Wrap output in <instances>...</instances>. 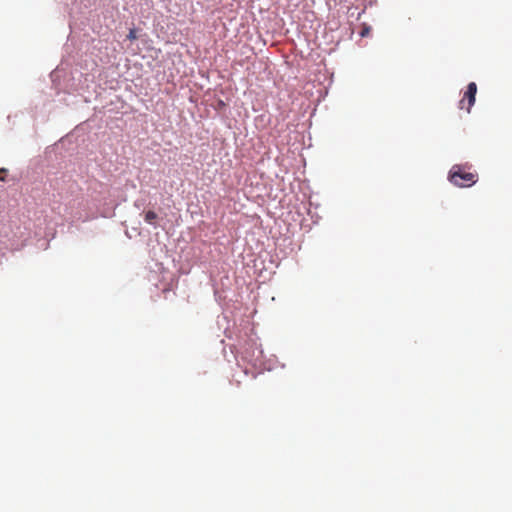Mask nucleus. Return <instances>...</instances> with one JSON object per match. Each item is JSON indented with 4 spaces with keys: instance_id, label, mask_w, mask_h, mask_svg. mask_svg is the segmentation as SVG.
<instances>
[{
    "instance_id": "f257e3e1",
    "label": "nucleus",
    "mask_w": 512,
    "mask_h": 512,
    "mask_svg": "<svg viewBox=\"0 0 512 512\" xmlns=\"http://www.w3.org/2000/svg\"><path fill=\"white\" fill-rule=\"evenodd\" d=\"M448 179L455 186L466 188L471 187L478 181V174L469 171L464 165H454L449 171Z\"/></svg>"
},
{
    "instance_id": "f03ea898",
    "label": "nucleus",
    "mask_w": 512,
    "mask_h": 512,
    "mask_svg": "<svg viewBox=\"0 0 512 512\" xmlns=\"http://www.w3.org/2000/svg\"><path fill=\"white\" fill-rule=\"evenodd\" d=\"M477 93V85L475 82H470L467 86V90L464 93L462 99L459 101V108L465 109L468 113L475 103V97Z\"/></svg>"
},
{
    "instance_id": "7ed1b4c3",
    "label": "nucleus",
    "mask_w": 512,
    "mask_h": 512,
    "mask_svg": "<svg viewBox=\"0 0 512 512\" xmlns=\"http://www.w3.org/2000/svg\"><path fill=\"white\" fill-rule=\"evenodd\" d=\"M157 218H158L157 214L152 210L147 211L144 215L145 221L151 225H155V221Z\"/></svg>"
},
{
    "instance_id": "20e7f679",
    "label": "nucleus",
    "mask_w": 512,
    "mask_h": 512,
    "mask_svg": "<svg viewBox=\"0 0 512 512\" xmlns=\"http://www.w3.org/2000/svg\"><path fill=\"white\" fill-rule=\"evenodd\" d=\"M137 37H138V36H137V32H136V30H135V29H130V31H129L128 35H127V38H128L129 40L133 41V40H136V39H137Z\"/></svg>"
},
{
    "instance_id": "39448f33",
    "label": "nucleus",
    "mask_w": 512,
    "mask_h": 512,
    "mask_svg": "<svg viewBox=\"0 0 512 512\" xmlns=\"http://www.w3.org/2000/svg\"><path fill=\"white\" fill-rule=\"evenodd\" d=\"M7 173V170L5 168L0 169V180L5 181V175Z\"/></svg>"
},
{
    "instance_id": "423d86ee",
    "label": "nucleus",
    "mask_w": 512,
    "mask_h": 512,
    "mask_svg": "<svg viewBox=\"0 0 512 512\" xmlns=\"http://www.w3.org/2000/svg\"><path fill=\"white\" fill-rule=\"evenodd\" d=\"M369 32H370V28L369 27H364L363 30L361 31L360 35L362 37H365V36H367L369 34Z\"/></svg>"
}]
</instances>
